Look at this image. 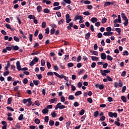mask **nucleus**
<instances>
[{
	"mask_svg": "<svg viewBox=\"0 0 129 129\" xmlns=\"http://www.w3.org/2000/svg\"><path fill=\"white\" fill-rule=\"evenodd\" d=\"M66 108V106H65V105H62L61 103H58L56 104L55 107V110H57L58 108H59V109H64V108Z\"/></svg>",
	"mask_w": 129,
	"mask_h": 129,
	"instance_id": "f257e3e1",
	"label": "nucleus"
},
{
	"mask_svg": "<svg viewBox=\"0 0 129 129\" xmlns=\"http://www.w3.org/2000/svg\"><path fill=\"white\" fill-rule=\"evenodd\" d=\"M100 72L102 76H106V74H108V73L110 72V71L109 70H106L104 71H102V70H101Z\"/></svg>",
	"mask_w": 129,
	"mask_h": 129,
	"instance_id": "f03ea898",
	"label": "nucleus"
},
{
	"mask_svg": "<svg viewBox=\"0 0 129 129\" xmlns=\"http://www.w3.org/2000/svg\"><path fill=\"white\" fill-rule=\"evenodd\" d=\"M114 87L116 88H119V87H122V82L121 81H119V83H117V82L114 83Z\"/></svg>",
	"mask_w": 129,
	"mask_h": 129,
	"instance_id": "7ed1b4c3",
	"label": "nucleus"
},
{
	"mask_svg": "<svg viewBox=\"0 0 129 129\" xmlns=\"http://www.w3.org/2000/svg\"><path fill=\"white\" fill-rule=\"evenodd\" d=\"M108 115L110 117H117V113L114 112L112 113V112H109L108 113Z\"/></svg>",
	"mask_w": 129,
	"mask_h": 129,
	"instance_id": "20e7f679",
	"label": "nucleus"
},
{
	"mask_svg": "<svg viewBox=\"0 0 129 129\" xmlns=\"http://www.w3.org/2000/svg\"><path fill=\"white\" fill-rule=\"evenodd\" d=\"M16 66H17V68L18 70H19V71H21V70L22 69V68L21 67V64H20V62L19 61H17Z\"/></svg>",
	"mask_w": 129,
	"mask_h": 129,
	"instance_id": "39448f33",
	"label": "nucleus"
},
{
	"mask_svg": "<svg viewBox=\"0 0 129 129\" xmlns=\"http://www.w3.org/2000/svg\"><path fill=\"white\" fill-rule=\"evenodd\" d=\"M113 34V32H109L107 31V32H104L103 33L104 36H112Z\"/></svg>",
	"mask_w": 129,
	"mask_h": 129,
	"instance_id": "423d86ee",
	"label": "nucleus"
},
{
	"mask_svg": "<svg viewBox=\"0 0 129 129\" xmlns=\"http://www.w3.org/2000/svg\"><path fill=\"white\" fill-rule=\"evenodd\" d=\"M101 59H102V60H105V59H106V54L104 53H102L101 54Z\"/></svg>",
	"mask_w": 129,
	"mask_h": 129,
	"instance_id": "0eeeda50",
	"label": "nucleus"
},
{
	"mask_svg": "<svg viewBox=\"0 0 129 129\" xmlns=\"http://www.w3.org/2000/svg\"><path fill=\"white\" fill-rule=\"evenodd\" d=\"M95 86L96 88H97V87H99V89H100L101 90L102 89H103V88H104V86H103V85L102 84L99 85L98 84H97V85H95Z\"/></svg>",
	"mask_w": 129,
	"mask_h": 129,
	"instance_id": "6e6552de",
	"label": "nucleus"
},
{
	"mask_svg": "<svg viewBox=\"0 0 129 129\" xmlns=\"http://www.w3.org/2000/svg\"><path fill=\"white\" fill-rule=\"evenodd\" d=\"M77 20H83V17L82 16H76L75 17V21H77Z\"/></svg>",
	"mask_w": 129,
	"mask_h": 129,
	"instance_id": "1a4fd4ad",
	"label": "nucleus"
},
{
	"mask_svg": "<svg viewBox=\"0 0 129 129\" xmlns=\"http://www.w3.org/2000/svg\"><path fill=\"white\" fill-rule=\"evenodd\" d=\"M97 21H98V20L97 19V18H96L95 17H93L91 19V22L92 23H96V22H97Z\"/></svg>",
	"mask_w": 129,
	"mask_h": 129,
	"instance_id": "9d476101",
	"label": "nucleus"
},
{
	"mask_svg": "<svg viewBox=\"0 0 129 129\" xmlns=\"http://www.w3.org/2000/svg\"><path fill=\"white\" fill-rule=\"evenodd\" d=\"M42 112L44 114H46V113H48V112H49V109H47V108H45L42 110Z\"/></svg>",
	"mask_w": 129,
	"mask_h": 129,
	"instance_id": "9b49d317",
	"label": "nucleus"
},
{
	"mask_svg": "<svg viewBox=\"0 0 129 129\" xmlns=\"http://www.w3.org/2000/svg\"><path fill=\"white\" fill-rule=\"evenodd\" d=\"M36 9H37L38 13H40V12H41L42 10H43V8H42V7L41 6H38L37 7Z\"/></svg>",
	"mask_w": 129,
	"mask_h": 129,
	"instance_id": "f8f14e48",
	"label": "nucleus"
},
{
	"mask_svg": "<svg viewBox=\"0 0 129 129\" xmlns=\"http://www.w3.org/2000/svg\"><path fill=\"white\" fill-rule=\"evenodd\" d=\"M49 101L50 103H54L55 101H57V98H54L53 99H51L49 100Z\"/></svg>",
	"mask_w": 129,
	"mask_h": 129,
	"instance_id": "ddd939ff",
	"label": "nucleus"
},
{
	"mask_svg": "<svg viewBox=\"0 0 129 129\" xmlns=\"http://www.w3.org/2000/svg\"><path fill=\"white\" fill-rule=\"evenodd\" d=\"M10 66H11V63H10V61H8L7 64L5 67L6 70H9V68H10Z\"/></svg>",
	"mask_w": 129,
	"mask_h": 129,
	"instance_id": "4468645a",
	"label": "nucleus"
},
{
	"mask_svg": "<svg viewBox=\"0 0 129 129\" xmlns=\"http://www.w3.org/2000/svg\"><path fill=\"white\" fill-rule=\"evenodd\" d=\"M81 94H82V92L81 91H78L75 93V95L76 96H78L79 95H81Z\"/></svg>",
	"mask_w": 129,
	"mask_h": 129,
	"instance_id": "2eb2a0df",
	"label": "nucleus"
},
{
	"mask_svg": "<svg viewBox=\"0 0 129 129\" xmlns=\"http://www.w3.org/2000/svg\"><path fill=\"white\" fill-rule=\"evenodd\" d=\"M113 59V58H112L111 56L109 55H107V60H108V61H112Z\"/></svg>",
	"mask_w": 129,
	"mask_h": 129,
	"instance_id": "dca6fc26",
	"label": "nucleus"
},
{
	"mask_svg": "<svg viewBox=\"0 0 129 129\" xmlns=\"http://www.w3.org/2000/svg\"><path fill=\"white\" fill-rule=\"evenodd\" d=\"M110 5H111V3H110V2H105L104 7L105 8V7H107V6H110Z\"/></svg>",
	"mask_w": 129,
	"mask_h": 129,
	"instance_id": "f3484780",
	"label": "nucleus"
},
{
	"mask_svg": "<svg viewBox=\"0 0 129 129\" xmlns=\"http://www.w3.org/2000/svg\"><path fill=\"white\" fill-rule=\"evenodd\" d=\"M43 12L44 14H49V13H50V10L48 8L44 9L43 10Z\"/></svg>",
	"mask_w": 129,
	"mask_h": 129,
	"instance_id": "a211bd4d",
	"label": "nucleus"
},
{
	"mask_svg": "<svg viewBox=\"0 0 129 129\" xmlns=\"http://www.w3.org/2000/svg\"><path fill=\"white\" fill-rule=\"evenodd\" d=\"M91 59L92 61H98L99 58L96 56H91Z\"/></svg>",
	"mask_w": 129,
	"mask_h": 129,
	"instance_id": "6ab92c4d",
	"label": "nucleus"
},
{
	"mask_svg": "<svg viewBox=\"0 0 129 129\" xmlns=\"http://www.w3.org/2000/svg\"><path fill=\"white\" fill-rule=\"evenodd\" d=\"M51 115L52 117H56L57 116V113H56L55 111H53L51 113Z\"/></svg>",
	"mask_w": 129,
	"mask_h": 129,
	"instance_id": "aec40b11",
	"label": "nucleus"
},
{
	"mask_svg": "<svg viewBox=\"0 0 129 129\" xmlns=\"http://www.w3.org/2000/svg\"><path fill=\"white\" fill-rule=\"evenodd\" d=\"M28 18L30 19V20H35L36 19V17L34 15H30L28 16Z\"/></svg>",
	"mask_w": 129,
	"mask_h": 129,
	"instance_id": "412c9836",
	"label": "nucleus"
},
{
	"mask_svg": "<svg viewBox=\"0 0 129 129\" xmlns=\"http://www.w3.org/2000/svg\"><path fill=\"white\" fill-rule=\"evenodd\" d=\"M90 33L88 32V33H87L85 35V39H86V40H88V39H89L90 37Z\"/></svg>",
	"mask_w": 129,
	"mask_h": 129,
	"instance_id": "4be33fe9",
	"label": "nucleus"
},
{
	"mask_svg": "<svg viewBox=\"0 0 129 129\" xmlns=\"http://www.w3.org/2000/svg\"><path fill=\"white\" fill-rule=\"evenodd\" d=\"M33 83H34V85H36L37 86L40 83V81H38V80H34L33 81Z\"/></svg>",
	"mask_w": 129,
	"mask_h": 129,
	"instance_id": "5701e85b",
	"label": "nucleus"
},
{
	"mask_svg": "<svg viewBox=\"0 0 129 129\" xmlns=\"http://www.w3.org/2000/svg\"><path fill=\"white\" fill-rule=\"evenodd\" d=\"M75 99V97H74V96H73V95H70L69 96V98H68V99L69 100H74Z\"/></svg>",
	"mask_w": 129,
	"mask_h": 129,
	"instance_id": "b1692460",
	"label": "nucleus"
},
{
	"mask_svg": "<svg viewBox=\"0 0 129 129\" xmlns=\"http://www.w3.org/2000/svg\"><path fill=\"white\" fill-rule=\"evenodd\" d=\"M121 99L122 100L123 102H126V98L124 96H122L121 97Z\"/></svg>",
	"mask_w": 129,
	"mask_h": 129,
	"instance_id": "393cba45",
	"label": "nucleus"
},
{
	"mask_svg": "<svg viewBox=\"0 0 129 129\" xmlns=\"http://www.w3.org/2000/svg\"><path fill=\"white\" fill-rule=\"evenodd\" d=\"M121 15L122 19H123V20H126V19H127V18L125 17V14H124V13H121Z\"/></svg>",
	"mask_w": 129,
	"mask_h": 129,
	"instance_id": "a878e982",
	"label": "nucleus"
},
{
	"mask_svg": "<svg viewBox=\"0 0 129 129\" xmlns=\"http://www.w3.org/2000/svg\"><path fill=\"white\" fill-rule=\"evenodd\" d=\"M35 123H36V124H39L40 122V119L38 118H36L34 120Z\"/></svg>",
	"mask_w": 129,
	"mask_h": 129,
	"instance_id": "bb28decb",
	"label": "nucleus"
},
{
	"mask_svg": "<svg viewBox=\"0 0 129 129\" xmlns=\"http://www.w3.org/2000/svg\"><path fill=\"white\" fill-rule=\"evenodd\" d=\"M14 40H15L16 42H20V38L17 36L14 37Z\"/></svg>",
	"mask_w": 129,
	"mask_h": 129,
	"instance_id": "cd10ccee",
	"label": "nucleus"
},
{
	"mask_svg": "<svg viewBox=\"0 0 129 129\" xmlns=\"http://www.w3.org/2000/svg\"><path fill=\"white\" fill-rule=\"evenodd\" d=\"M124 21H125L124 23V26H127L128 24V20L127 19H124Z\"/></svg>",
	"mask_w": 129,
	"mask_h": 129,
	"instance_id": "c85d7f7f",
	"label": "nucleus"
},
{
	"mask_svg": "<svg viewBox=\"0 0 129 129\" xmlns=\"http://www.w3.org/2000/svg\"><path fill=\"white\" fill-rule=\"evenodd\" d=\"M46 22H42L41 25V27L43 28V29H45V28H46Z\"/></svg>",
	"mask_w": 129,
	"mask_h": 129,
	"instance_id": "c756f323",
	"label": "nucleus"
},
{
	"mask_svg": "<svg viewBox=\"0 0 129 129\" xmlns=\"http://www.w3.org/2000/svg\"><path fill=\"white\" fill-rule=\"evenodd\" d=\"M73 66H74V64L72 62H70L68 64L69 68H70V67H73Z\"/></svg>",
	"mask_w": 129,
	"mask_h": 129,
	"instance_id": "7c9ffc66",
	"label": "nucleus"
},
{
	"mask_svg": "<svg viewBox=\"0 0 129 129\" xmlns=\"http://www.w3.org/2000/svg\"><path fill=\"white\" fill-rule=\"evenodd\" d=\"M85 112V111L84 110V109H82L80 112L79 114L80 115H83Z\"/></svg>",
	"mask_w": 129,
	"mask_h": 129,
	"instance_id": "2f4dec72",
	"label": "nucleus"
},
{
	"mask_svg": "<svg viewBox=\"0 0 129 129\" xmlns=\"http://www.w3.org/2000/svg\"><path fill=\"white\" fill-rule=\"evenodd\" d=\"M49 125H50L51 126H53V125H54V122L53 120H50L49 121Z\"/></svg>",
	"mask_w": 129,
	"mask_h": 129,
	"instance_id": "473e14b6",
	"label": "nucleus"
},
{
	"mask_svg": "<svg viewBox=\"0 0 129 129\" xmlns=\"http://www.w3.org/2000/svg\"><path fill=\"white\" fill-rule=\"evenodd\" d=\"M32 60L33 61V62L37 63V62H38V61H39V58L37 57H35Z\"/></svg>",
	"mask_w": 129,
	"mask_h": 129,
	"instance_id": "72a5a7b5",
	"label": "nucleus"
},
{
	"mask_svg": "<svg viewBox=\"0 0 129 129\" xmlns=\"http://www.w3.org/2000/svg\"><path fill=\"white\" fill-rule=\"evenodd\" d=\"M47 109H52L53 108V105H48L46 107Z\"/></svg>",
	"mask_w": 129,
	"mask_h": 129,
	"instance_id": "f704fd0d",
	"label": "nucleus"
},
{
	"mask_svg": "<svg viewBox=\"0 0 129 129\" xmlns=\"http://www.w3.org/2000/svg\"><path fill=\"white\" fill-rule=\"evenodd\" d=\"M64 23V19H62L59 21H58V25H62Z\"/></svg>",
	"mask_w": 129,
	"mask_h": 129,
	"instance_id": "c9c22d12",
	"label": "nucleus"
},
{
	"mask_svg": "<svg viewBox=\"0 0 129 129\" xmlns=\"http://www.w3.org/2000/svg\"><path fill=\"white\" fill-rule=\"evenodd\" d=\"M83 15H84V16H89V15H90V13L88 11H86L83 13Z\"/></svg>",
	"mask_w": 129,
	"mask_h": 129,
	"instance_id": "e433bc0d",
	"label": "nucleus"
},
{
	"mask_svg": "<svg viewBox=\"0 0 129 129\" xmlns=\"http://www.w3.org/2000/svg\"><path fill=\"white\" fill-rule=\"evenodd\" d=\"M23 118H24V115L20 114L18 118L19 120H22V119H23Z\"/></svg>",
	"mask_w": 129,
	"mask_h": 129,
	"instance_id": "4c0bfd02",
	"label": "nucleus"
},
{
	"mask_svg": "<svg viewBox=\"0 0 129 129\" xmlns=\"http://www.w3.org/2000/svg\"><path fill=\"white\" fill-rule=\"evenodd\" d=\"M107 66H108V63H105L103 64V68L104 69H106V68H107Z\"/></svg>",
	"mask_w": 129,
	"mask_h": 129,
	"instance_id": "58836bf2",
	"label": "nucleus"
},
{
	"mask_svg": "<svg viewBox=\"0 0 129 129\" xmlns=\"http://www.w3.org/2000/svg\"><path fill=\"white\" fill-rule=\"evenodd\" d=\"M98 111H97L94 113V116H95V117H97V116H98Z\"/></svg>",
	"mask_w": 129,
	"mask_h": 129,
	"instance_id": "ea45409f",
	"label": "nucleus"
},
{
	"mask_svg": "<svg viewBox=\"0 0 129 129\" xmlns=\"http://www.w3.org/2000/svg\"><path fill=\"white\" fill-rule=\"evenodd\" d=\"M23 82L24 84H27L28 83V79L25 78L23 80Z\"/></svg>",
	"mask_w": 129,
	"mask_h": 129,
	"instance_id": "a19ab883",
	"label": "nucleus"
},
{
	"mask_svg": "<svg viewBox=\"0 0 129 129\" xmlns=\"http://www.w3.org/2000/svg\"><path fill=\"white\" fill-rule=\"evenodd\" d=\"M60 101L61 102H65V97H64V96L60 97Z\"/></svg>",
	"mask_w": 129,
	"mask_h": 129,
	"instance_id": "79ce46f5",
	"label": "nucleus"
},
{
	"mask_svg": "<svg viewBox=\"0 0 129 129\" xmlns=\"http://www.w3.org/2000/svg\"><path fill=\"white\" fill-rule=\"evenodd\" d=\"M103 120H105V116H102L99 119L100 121H103Z\"/></svg>",
	"mask_w": 129,
	"mask_h": 129,
	"instance_id": "37998d69",
	"label": "nucleus"
},
{
	"mask_svg": "<svg viewBox=\"0 0 129 129\" xmlns=\"http://www.w3.org/2000/svg\"><path fill=\"white\" fill-rule=\"evenodd\" d=\"M13 51L15 50L16 51H17V50H19V46H18L17 45L13 46Z\"/></svg>",
	"mask_w": 129,
	"mask_h": 129,
	"instance_id": "c03bdc74",
	"label": "nucleus"
},
{
	"mask_svg": "<svg viewBox=\"0 0 129 129\" xmlns=\"http://www.w3.org/2000/svg\"><path fill=\"white\" fill-rule=\"evenodd\" d=\"M107 21V19H106L105 18H104L102 20V24H104L106 23V21Z\"/></svg>",
	"mask_w": 129,
	"mask_h": 129,
	"instance_id": "a18cd8bd",
	"label": "nucleus"
},
{
	"mask_svg": "<svg viewBox=\"0 0 129 129\" xmlns=\"http://www.w3.org/2000/svg\"><path fill=\"white\" fill-rule=\"evenodd\" d=\"M35 63L36 62L32 60L30 63V66H31V67L34 66V65H35Z\"/></svg>",
	"mask_w": 129,
	"mask_h": 129,
	"instance_id": "49530a36",
	"label": "nucleus"
},
{
	"mask_svg": "<svg viewBox=\"0 0 129 129\" xmlns=\"http://www.w3.org/2000/svg\"><path fill=\"white\" fill-rule=\"evenodd\" d=\"M7 109H8L9 110H10L11 111H15V110L14 109H13V108L10 107V106H8L7 107Z\"/></svg>",
	"mask_w": 129,
	"mask_h": 129,
	"instance_id": "de8ad7c7",
	"label": "nucleus"
},
{
	"mask_svg": "<svg viewBox=\"0 0 129 129\" xmlns=\"http://www.w3.org/2000/svg\"><path fill=\"white\" fill-rule=\"evenodd\" d=\"M12 103V98L10 97L8 99V104H11Z\"/></svg>",
	"mask_w": 129,
	"mask_h": 129,
	"instance_id": "09e8293b",
	"label": "nucleus"
},
{
	"mask_svg": "<svg viewBox=\"0 0 129 129\" xmlns=\"http://www.w3.org/2000/svg\"><path fill=\"white\" fill-rule=\"evenodd\" d=\"M56 14L58 18H61V13L60 12H56Z\"/></svg>",
	"mask_w": 129,
	"mask_h": 129,
	"instance_id": "8fccbe9b",
	"label": "nucleus"
},
{
	"mask_svg": "<svg viewBox=\"0 0 129 129\" xmlns=\"http://www.w3.org/2000/svg\"><path fill=\"white\" fill-rule=\"evenodd\" d=\"M87 101L89 102V103H92L93 100L91 98H88L87 99Z\"/></svg>",
	"mask_w": 129,
	"mask_h": 129,
	"instance_id": "3c124183",
	"label": "nucleus"
},
{
	"mask_svg": "<svg viewBox=\"0 0 129 129\" xmlns=\"http://www.w3.org/2000/svg\"><path fill=\"white\" fill-rule=\"evenodd\" d=\"M54 33H55V29L52 28L50 30V34H51V35H54Z\"/></svg>",
	"mask_w": 129,
	"mask_h": 129,
	"instance_id": "603ef678",
	"label": "nucleus"
},
{
	"mask_svg": "<svg viewBox=\"0 0 129 129\" xmlns=\"http://www.w3.org/2000/svg\"><path fill=\"white\" fill-rule=\"evenodd\" d=\"M41 66H45V60L41 59Z\"/></svg>",
	"mask_w": 129,
	"mask_h": 129,
	"instance_id": "864d4df0",
	"label": "nucleus"
},
{
	"mask_svg": "<svg viewBox=\"0 0 129 129\" xmlns=\"http://www.w3.org/2000/svg\"><path fill=\"white\" fill-rule=\"evenodd\" d=\"M123 56H125V55H126L127 56L128 55V52L127 50H125L123 52Z\"/></svg>",
	"mask_w": 129,
	"mask_h": 129,
	"instance_id": "5fc2aeb1",
	"label": "nucleus"
},
{
	"mask_svg": "<svg viewBox=\"0 0 129 129\" xmlns=\"http://www.w3.org/2000/svg\"><path fill=\"white\" fill-rule=\"evenodd\" d=\"M96 66V63L95 62H92L91 64L92 68H95V67Z\"/></svg>",
	"mask_w": 129,
	"mask_h": 129,
	"instance_id": "6e6d98bb",
	"label": "nucleus"
},
{
	"mask_svg": "<svg viewBox=\"0 0 129 129\" xmlns=\"http://www.w3.org/2000/svg\"><path fill=\"white\" fill-rule=\"evenodd\" d=\"M9 74H10V72H9V71H6L4 73V76H8V75H9Z\"/></svg>",
	"mask_w": 129,
	"mask_h": 129,
	"instance_id": "4d7b16f0",
	"label": "nucleus"
},
{
	"mask_svg": "<svg viewBox=\"0 0 129 129\" xmlns=\"http://www.w3.org/2000/svg\"><path fill=\"white\" fill-rule=\"evenodd\" d=\"M115 31L117 33H120L121 32V30H120V28H115Z\"/></svg>",
	"mask_w": 129,
	"mask_h": 129,
	"instance_id": "13d9d810",
	"label": "nucleus"
},
{
	"mask_svg": "<svg viewBox=\"0 0 129 129\" xmlns=\"http://www.w3.org/2000/svg\"><path fill=\"white\" fill-rule=\"evenodd\" d=\"M74 106H75V107H77V106H79V103H78V102H75L74 103Z\"/></svg>",
	"mask_w": 129,
	"mask_h": 129,
	"instance_id": "bf43d9fd",
	"label": "nucleus"
},
{
	"mask_svg": "<svg viewBox=\"0 0 129 129\" xmlns=\"http://www.w3.org/2000/svg\"><path fill=\"white\" fill-rule=\"evenodd\" d=\"M97 36H98V38H102V33L99 32L98 33Z\"/></svg>",
	"mask_w": 129,
	"mask_h": 129,
	"instance_id": "052dcab7",
	"label": "nucleus"
},
{
	"mask_svg": "<svg viewBox=\"0 0 129 129\" xmlns=\"http://www.w3.org/2000/svg\"><path fill=\"white\" fill-rule=\"evenodd\" d=\"M106 78H107V80H108V81H110V82H112V79L111 78H110V77H109V76H107Z\"/></svg>",
	"mask_w": 129,
	"mask_h": 129,
	"instance_id": "680f3d73",
	"label": "nucleus"
},
{
	"mask_svg": "<svg viewBox=\"0 0 129 129\" xmlns=\"http://www.w3.org/2000/svg\"><path fill=\"white\" fill-rule=\"evenodd\" d=\"M26 100L27 101V102L29 103V105L32 104V103H33V102L31 101V98L27 99H26Z\"/></svg>",
	"mask_w": 129,
	"mask_h": 129,
	"instance_id": "e2e57ef3",
	"label": "nucleus"
},
{
	"mask_svg": "<svg viewBox=\"0 0 129 129\" xmlns=\"http://www.w3.org/2000/svg\"><path fill=\"white\" fill-rule=\"evenodd\" d=\"M44 120L46 122H48V121H49V116H45L44 118Z\"/></svg>",
	"mask_w": 129,
	"mask_h": 129,
	"instance_id": "0e129e2a",
	"label": "nucleus"
},
{
	"mask_svg": "<svg viewBox=\"0 0 129 129\" xmlns=\"http://www.w3.org/2000/svg\"><path fill=\"white\" fill-rule=\"evenodd\" d=\"M34 104L37 105V106H39V105H40V102L39 101H36L34 103Z\"/></svg>",
	"mask_w": 129,
	"mask_h": 129,
	"instance_id": "69168bd1",
	"label": "nucleus"
},
{
	"mask_svg": "<svg viewBox=\"0 0 129 129\" xmlns=\"http://www.w3.org/2000/svg\"><path fill=\"white\" fill-rule=\"evenodd\" d=\"M106 31H107V32H111V27H107L106 28Z\"/></svg>",
	"mask_w": 129,
	"mask_h": 129,
	"instance_id": "338daca9",
	"label": "nucleus"
},
{
	"mask_svg": "<svg viewBox=\"0 0 129 129\" xmlns=\"http://www.w3.org/2000/svg\"><path fill=\"white\" fill-rule=\"evenodd\" d=\"M37 77H38V79L40 80V79H42V75H36Z\"/></svg>",
	"mask_w": 129,
	"mask_h": 129,
	"instance_id": "774afa93",
	"label": "nucleus"
}]
</instances>
